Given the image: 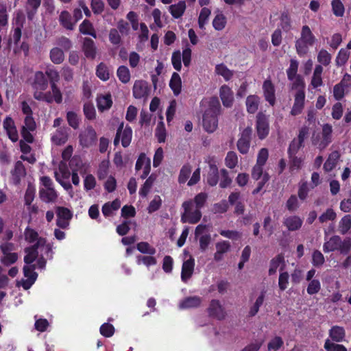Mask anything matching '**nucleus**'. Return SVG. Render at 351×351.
<instances>
[{"label":"nucleus","mask_w":351,"mask_h":351,"mask_svg":"<svg viewBox=\"0 0 351 351\" xmlns=\"http://www.w3.org/2000/svg\"><path fill=\"white\" fill-rule=\"evenodd\" d=\"M66 119L69 125L73 129H77L80 125L79 118L77 114L73 111L66 113Z\"/></svg>","instance_id":"nucleus-61"},{"label":"nucleus","mask_w":351,"mask_h":351,"mask_svg":"<svg viewBox=\"0 0 351 351\" xmlns=\"http://www.w3.org/2000/svg\"><path fill=\"white\" fill-rule=\"evenodd\" d=\"M220 173L221 179L219 182V186L221 189H226L231 184L232 180L230 177L229 173L226 169H221L220 170Z\"/></svg>","instance_id":"nucleus-56"},{"label":"nucleus","mask_w":351,"mask_h":351,"mask_svg":"<svg viewBox=\"0 0 351 351\" xmlns=\"http://www.w3.org/2000/svg\"><path fill=\"white\" fill-rule=\"evenodd\" d=\"M68 140V134L64 128H58L51 137L52 142L56 145H62Z\"/></svg>","instance_id":"nucleus-27"},{"label":"nucleus","mask_w":351,"mask_h":351,"mask_svg":"<svg viewBox=\"0 0 351 351\" xmlns=\"http://www.w3.org/2000/svg\"><path fill=\"white\" fill-rule=\"evenodd\" d=\"M155 135L159 143H164L166 139V130L165 128L164 123L160 121L158 123Z\"/></svg>","instance_id":"nucleus-60"},{"label":"nucleus","mask_w":351,"mask_h":351,"mask_svg":"<svg viewBox=\"0 0 351 351\" xmlns=\"http://www.w3.org/2000/svg\"><path fill=\"white\" fill-rule=\"evenodd\" d=\"M263 96L266 101L271 106L276 104V89L271 80L267 79L263 84Z\"/></svg>","instance_id":"nucleus-8"},{"label":"nucleus","mask_w":351,"mask_h":351,"mask_svg":"<svg viewBox=\"0 0 351 351\" xmlns=\"http://www.w3.org/2000/svg\"><path fill=\"white\" fill-rule=\"evenodd\" d=\"M32 87L34 89H40V90H45L47 88L48 80L43 72L35 73Z\"/></svg>","instance_id":"nucleus-17"},{"label":"nucleus","mask_w":351,"mask_h":351,"mask_svg":"<svg viewBox=\"0 0 351 351\" xmlns=\"http://www.w3.org/2000/svg\"><path fill=\"white\" fill-rule=\"evenodd\" d=\"M339 231L342 234H346L351 228V215H346L341 218L339 223Z\"/></svg>","instance_id":"nucleus-48"},{"label":"nucleus","mask_w":351,"mask_h":351,"mask_svg":"<svg viewBox=\"0 0 351 351\" xmlns=\"http://www.w3.org/2000/svg\"><path fill=\"white\" fill-rule=\"evenodd\" d=\"M36 265H25L23 273L27 279L22 283L18 281L16 285H32L38 277V274L34 271Z\"/></svg>","instance_id":"nucleus-13"},{"label":"nucleus","mask_w":351,"mask_h":351,"mask_svg":"<svg viewBox=\"0 0 351 351\" xmlns=\"http://www.w3.org/2000/svg\"><path fill=\"white\" fill-rule=\"evenodd\" d=\"M210 14L211 11L209 8L206 7L202 8L198 18V25L200 29H204Z\"/></svg>","instance_id":"nucleus-49"},{"label":"nucleus","mask_w":351,"mask_h":351,"mask_svg":"<svg viewBox=\"0 0 351 351\" xmlns=\"http://www.w3.org/2000/svg\"><path fill=\"white\" fill-rule=\"evenodd\" d=\"M39 196L45 203L55 202L58 198V194L54 188L40 189L39 190Z\"/></svg>","instance_id":"nucleus-21"},{"label":"nucleus","mask_w":351,"mask_h":351,"mask_svg":"<svg viewBox=\"0 0 351 351\" xmlns=\"http://www.w3.org/2000/svg\"><path fill=\"white\" fill-rule=\"evenodd\" d=\"M136 263L137 265H144L147 267H149L150 266H154L156 265L157 260L156 258L153 256V255H149V256H142L138 255L136 256Z\"/></svg>","instance_id":"nucleus-37"},{"label":"nucleus","mask_w":351,"mask_h":351,"mask_svg":"<svg viewBox=\"0 0 351 351\" xmlns=\"http://www.w3.org/2000/svg\"><path fill=\"white\" fill-rule=\"evenodd\" d=\"M339 158L340 154L338 151L332 152L324 164V170L326 172L332 171L336 167Z\"/></svg>","instance_id":"nucleus-26"},{"label":"nucleus","mask_w":351,"mask_h":351,"mask_svg":"<svg viewBox=\"0 0 351 351\" xmlns=\"http://www.w3.org/2000/svg\"><path fill=\"white\" fill-rule=\"evenodd\" d=\"M171 63L173 67L178 71L182 69V55L179 50L173 52L171 56Z\"/></svg>","instance_id":"nucleus-58"},{"label":"nucleus","mask_w":351,"mask_h":351,"mask_svg":"<svg viewBox=\"0 0 351 351\" xmlns=\"http://www.w3.org/2000/svg\"><path fill=\"white\" fill-rule=\"evenodd\" d=\"M45 75L49 79L50 86L56 84L60 80L59 73L53 66L47 67Z\"/></svg>","instance_id":"nucleus-36"},{"label":"nucleus","mask_w":351,"mask_h":351,"mask_svg":"<svg viewBox=\"0 0 351 351\" xmlns=\"http://www.w3.org/2000/svg\"><path fill=\"white\" fill-rule=\"evenodd\" d=\"M305 90H298L294 95V103L291 110L292 116H297L302 113L305 105Z\"/></svg>","instance_id":"nucleus-9"},{"label":"nucleus","mask_w":351,"mask_h":351,"mask_svg":"<svg viewBox=\"0 0 351 351\" xmlns=\"http://www.w3.org/2000/svg\"><path fill=\"white\" fill-rule=\"evenodd\" d=\"M49 58L55 64H62L64 60V51L58 47L52 48L49 52Z\"/></svg>","instance_id":"nucleus-29"},{"label":"nucleus","mask_w":351,"mask_h":351,"mask_svg":"<svg viewBox=\"0 0 351 351\" xmlns=\"http://www.w3.org/2000/svg\"><path fill=\"white\" fill-rule=\"evenodd\" d=\"M280 26L284 32H288L291 29V20L287 12H282L280 16Z\"/></svg>","instance_id":"nucleus-40"},{"label":"nucleus","mask_w":351,"mask_h":351,"mask_svg":"<svg viewBox=\"0 0 351 351\" xmlns=\"http://www.w3.org/2000/svg\"><path fill=\"white\" fill-rule=\"evenodd\" d=\"M191 166L189 164H185L180 169L178 176V182L180 184H184L189 179L191 173Z\"/></svg>","instance_id":"nucleus-47"},{"label":"nucleus","mask_w":351,"mask_h":351,"mask_svg":"<svg viewBox=\"0 0 351 351\" xmlns=\"http://www.w3.org/2000/svg\"><path fill=\"white\" fill-rule=\"evenodd\" d=\"M332 127L329 123H324L322 125V139L319 143L315 140H313V144L317 145L320 150L326 149L328 145L332 142Z\"/></svg>","instance_id":"nucleus-7"},{"label":"nucleus","mask_w":351,"mask_h":351,"mask_svg":"<svg viewBox=\"0 0 351 351\" xmlns=\"http://www.w3.org/2000/svg\"><path fill=\"white\" fill-rule=\"evenodd\" d=\"M194 266L195 261L192 257L184 261L181 271V278L184 282H186V280L191 277L194 270Z\"/></svg>","instance_id":"nucleus-18"},{"label":"nucleus","mask_w":351,"mask_h":351,"mask_svg":"<svg viewBox=\"0 0 351 351\" xmlns=\"http://www.w3.org/2000/svg\"><path fill=\"white\" fill-rule=\"evenodd\" d=\"M332 10L335 16L341 17L345 12V8L341 0H332L331 2Z\"/></svg>","instance_id":"nucleus-52"},{"label":"nucleus","mask_w":351,"mask_h":351,"mask_svg":"<svg viewBox=\"0 0 351 351\" xmlns=\"http://www.w3.org/2000/svg\"><path fill=\"white\" fill-rule=\"evenodd\" d=\"M184 213L181 215V222L195 224L198 223L202 218L201 210L195 208L194 211H191L193 206L192 200L185 201L182 203Z\"/></svg>","instance_id":"nucleus-3"},{"label":"nucleus","mask_w":351,"mask_h":351,"mask_svg":"<svg viewBox=\"0 0 351 351\" xmlns=\"http://www.w3.org/2000/svg\"><path fill=\"white\" fill-rule=\"evenodd\" d=\"M341 237L337 235L332 236L329 241L325 242L323 245V250L325 253L338 250L339 247Z\"/></svg>","instance_id":"nucleus-30"},{"label":"nucleus","mask_w":351,"mask_h":351,"mask_svg":"<svg viewBox=\"0 0 351 351\" xmlns=\"http://www.w3.org/2000/svg\"><path fill=\"white\" fill-rule=\"evenodd\" d=\"M186 8L185 1H180L178 3L171 5L169 11L174 19H179L184 14Z\"/></svg>","instance_id":"nucleus-24"},{"label":"nucleus","mask_w":351,"mask_h":351,"mask_svg":"<svg viewBox=\"0 0 351 351\" xmlns=\"http://www.w3.org/2000/svg\"><path fill=\"white\" fill-rule=\"evenodd\" d=\"M256 130L259 139H265L269 132V123L267 116L259 112L256 117Z\"/></svg>","instance_id":"nucleus-5"},{"label":"nucleus","mask_w":351,"mask_h":351,"mask_svg":"<svg viewBox=\"0 0 351 351\" xmlns=\"http://www.w3.org/2000/svg\"><path fill=\"white\" fill-rule=\"evenodd\" d=\"M315 41L316 38L311 28L307 25H303L301 29L300 36L295 42V47L298 55L300 57L306 56L309 51V47L313 46Z\"/></svg>","instance_id":"nucleus-2"},{"label":"nucleus","mask_w":351,"mask_h":351,"mask_svg":"<svg viewBox=\"0 0 351 351\" xmlns=\"http://www.w3.org/2000/svg\"><path fill=\"white\" fill-rule=\"evenodd\" d=\"M332 60L331 54L326 49H322L317 54V62L320 65L328 66Z\"/></svg>","instance_id":"nucleus-42"},{"label":"nucleus","mask_w":351,"mask_h":351,"mask_svg":"<svg viewBox=\"0 0 351 351\" xmlns=\"http://www.w3.org/2000/svg\"><path fill=\"white\" fill-rule=\"evenodd\" d=\"M201 303V299L199 297H189L182 300L179 304L180 309H186L198 306Z\"/></svg>","instance_id":"nucleus-33"},{"label":"nucleus","mask_w":351,"mask_h":351,"mask_svg":"<svg viewBox=\"0 0 351 351\" xmlns=\"http://www.w3.org/2000/svg\"><path fill=\"white\" fill-rule=\"evenodd\" d=\"M226 23V17L222 12H220L215 16L213 21V26L215 29L221 31L224 29Z\"/></svg>","instance_id":"nucleus-43"},{"label":"nucleus","mask_w":351,"mask_h":351,"mask_svg":"<svg viewBox=\"0 0 351 351\" xmlns=\"http://www.w3.org/2000/svg\"><path fill=\"white\" fill-rule=\"evenodd\" d=\"M283 223L289 231H295L302 227L303 221L298 216L293 215L285 219Z\"/></svg>","instance_id":"nucleus-22"},{"label":"nucleus","mask_w":351,"mask_h":351,"mask_svg":"<svg viewBox=\"0 0 351 351\" xmlns=\"http://www.w3.org/2000/svg\"><path fill=\"white\" fill-rule=\"evenodd\" d=\"M156 179V175H154L153 173L151 174L146 179L145 182H144V184L142 185V186L141 187V189L139 190L140 196H141L142 197H145L148 195Z\"/></svg>","instance_id":"nucleus-34"},{"label":"nucleus","mask_w":351,"mask_h":351,"mask_svg":"<svg viewBox=\"0 0 351 351\" xmlns=\"http://www.w3.org/2000/svg\"><path fill=\"white\" fill-rule=\"evenodd\" d=\"M298 62L296 60L291 59L290 60L289 67L287 70V78L289 81H293L298 74Z\"/></svg>","instance_id":"nucleus-46"},{"label":"nucleus","mask_w":351,"mask_h":351,"mask_svg":"<svg viewBox=\"0 0 351 351\" xmlns=\"http://www.w3.org/2000/svg\"><path fill=\"white\" fill-rule=\"evenodd\" d=\"M3 126L8 138L12 142H16L19 139V134L15 123L12 118L10 117H6L3 120Z\"/></svg>","instance_id":"nucleus-11"},{"label":"nucleus","mask_w":351,"mask_h":351,"mask_svg":"<svg viewBox=\"0 0 351 351\" xmlns=\"http://www.w3.org/2000/svg\"><path fill=\"white\" fill-rule=\"evenodd\" d=\"M215 72L225 79V80L228 81L232 78L233 76V73L230 71L228 67L223 64H217L215 66Z\"/></svg>","instance_id":"nucleus-50"},{"label":"nucleus","mask_w":351,"mask_h":351,"mask_svg":"<svg viewBox=\"0 0 351 351\" xmlns=\"http://www.w3.org/2000/svg\"><path fill=\"white\" fill-rule=\"evenodd\" d=\"M121 136L122 146L123 147H128L131 143L132 137V130L131 127L126 125L124 129L123 128Z\"/></svg>","instance_id":"nucleus-41"},{"label":"nucleus","mask_w":351,"mask_h":351,"mask_svg":"<svg viewBox=\"0 0 351 351\" xmlns=\"http://www.w3.org/2000/svg\"><path fill=\"white\" fill-rule=\"evenodd\" d=\"M323 72V67L320 64H317L315 67L313 75L311 79V84L313 88H317L322 86L323 81L322 73Z\"/></svg>","instance_id":"nucleus-32"},{"label":"nucleus","mask_w":351,"mask_h":351,"mask_svg":"<svg viewBox=\"0 0 351 351\" xmlns=\"http://www.w3.org/2000/svg\"><path fill=\"white\" fill-rule=\"evenodd\" d=\"M98 110L101 112L108 110L112 105V100L110 94L99 97L97 99Z\"/></svg>","instance_id":"nucleus-31"},{"label":"nucleus","mask_w":351,"mask_h":351,"mask_svg":"<svg viewBox=\"0 0 351 351\" xmlns=\"http://www.w3.org/2000/svg\"><path fill=\"white\" fill-rule=\"evenodd\" d=\"M219 169L215 162H208V170L206 176V182L210 186H215L219 182Z\"/></svg>","instance_id":"nucleus-10"},{"label":"nucleus","mask_w":351,"mask_h":351,"mask_svg":"<svg viewBox=\"0 0 351 351\" xmlns=\"http://www.w3.org/2000/svg\"><path fill=\"white\" fill-rule=\"evenodd\" d=\"M220 111L221 105L219 99L215 97L210 98L208 107L203 114L202 125L205 131L213 133L217 130Z\"/></svg>","instance_id":"nucleus-1"},{"label":"nucleus","mask_w":351,"mask_h":351,"mask_svg":"<svg viewBox=\"0 0 351 351\" xmlns=\"http://www.w3.org/2000/svg\"><path fill=\"white\" fill-rule=\"evenodd\" d=\"M261 99L256 95H250L247 97L245 106L247 112L249 114H254L258 109Z\"/></svg>","instance_id":"nucleus-20"},{"label":"nucleus","mask_w":351,"mask_h":351,"mask_svg":"<svg viewBox=\"0 0 351 351\" xmlns=\"http://www.w3.org/2000/svg\"><path fill=\"white\" fill-rule=\"evenodd\" d=\"M324 255L319 250H315L312 254V264L316 267H321L324 263Z\"/></svg>","instance_id":"nucleus-62"},{"label":"nucleus","mask_w":351,"mask_h":351,"mask_svg":"<svg viewBox=\"0 0 351 351\" xmlns=\"http://www.w3.org/2000/svg\"><path fill=\"white\" fill-rule=\"evenodd\" d=\"M208 311L209 315L213 317L218 319H221L225 317L226 313L224 309L217 300H214L211 301Z\"/></svg>","instance_id":"nucleus-15"},{"label":"nucleus","mask_w":351,"mask_h":351,"mask_svg":"<svg viewBox=\"0 0 351 351\" xmlns=\"http://www.w3.org/2000/svg\"><path fill=\"white\" fill-rule=\"evenodd\" d=\"M119 80L123 84H127L130 80V73L125 66H120L117 71Z\"/></svg>","instance_id":"nucleus-45"},{"label":"nucleus","mask_w":351,"mask_h":351,"mask_svg":"<svg viewBox=\"0 0 351 351\" xmlns=\"http://www.w3.org/2000/svg\"><path fill=\"white\" fill-rule=\"evenodd\" d=\"M351 250V239L349 237L346 238L343 241L340 239L339 247L338 250L341 254H348Z\"/></svg>","instance_id":"nucleus-64"},{"label":"nucleus","mask_w":351,"mask_h":351,"mask_svg":"<svg viewBox=\"0 0 351 351\" xmlns=\"http://www.w3.org/2000/svg\"><path fill=\"white\" fill-rule=\"evenodd\" d=\"M291 84V89L298 90H305V82L303 77L300 75L294 78Z\"/></svg>","instance_id":"nucleus-59"},{"label":"nucleus","mask_w":351,"mask_h":351,"mask_svg":"<svg viewBox=\"0 0 351 351\" xmlns=\"http://www.w3.org/2000/svg\"><path fill=\"white\" fill-rule=\"evenodd\" d=\"M42 0H27L25 11L28 19L32 20L40 6Z\"/></svg>","instance_id":"nucleus-25"},{"label":"nucleus","mask_w":351,"mask_h":351,"mask_svg":"<svg viewBox=\"0 0 351 351\" xmlns=\"http://www.w3.org/2000/svg\"><path fill=\"white\" fill-rule=\"evenodd\" d=\"M219 95L223 105L230 108L233 104V93L231 88L227 85H223L219 90Z\"/></svg>","instance_id":"nucleus-14"},{"label":"nucleus","mask_w":351,"mask_h":351,"mask_svg":"<svg viewBox=\"0 0 351 351\" xmlns=\"http://www.w3.org/2000/svg\"><path fill=\"white\" fill-rule=\"evenodd\" d=\"M350 56V52L346 49H341L337 53L335 59V63L337 66L344 65Z\"/></svg>","instance_id":"nucleus-51"},{"label":"nucleus","mask_w":351,"mask_h":351,"mask_svg":"<svg viewBox=\"0 0 351 351\" xmlns=\"http://www.w3.org/2000/svg\"><path fill=\"white\" fill-rule=\"evenodd\" d=\"M169 85L175 96L180 94L182 90V80L178 73L173 72L172 73Z\"/></svg>","instance_id":"nucleus-23"},{"label":"nucleus","mask_w":351,"mask_h":351,"mask_svg":"<svg viewBox=\"0 0 351 351\" xmlns=\"http://www.w3.org/2000/svg\"><path fill=\"white\" fill-rule=\"evenodd\" d=\"M96 75L102 81H107L110 78L109 70L107 65L100 62L96 69Z\"/></svg>","instance_id":"nucleus-38"},{"label":"nucleus","mask_w":351,"mask_h":351,"mask_svg":"<svg viewBox=\"0 0 351 351\" xmlns=\"http://www.w3.org/2000/svg\"><path fill=\"white\" fill-rule=\"evenodd\" d=\"M97 136L96 131L91 125L87 126L79 134V143L83 148H88L96 144Z\"/></svg>","instance_id":"nucleus-4"},{"label":"nucleus","mask_w":351,"mask_h":351,"mask_svg":"<svg viewBox=\"0 0 351 351\" xmlns=\"http://www.w3.org/2000/svg\"><path fill=\"white\" fill-rule=\"evenodd\" d=\"M337 217L336 213L332 208L326 209V212L322 214L319 217V221L320 223H324L328 221H334Z\"/></svg>","instance_id":"nucleus-63"},{"label":"nucleus","mask_w":351,"mask_h":351,"mask_svg":"<svg viewBox=\"0 0 351 351\" xmlns=\"http://www.w3.org/2000/svg\"><path fill=\"white\" fill-rule=\"evenodd\" d=\"M226 166L230 169L234 168L238 164V157L237 154L233 151L227 153L225 158Z\"/></svg>","instance_id":"nucleus-53"},{"label":"nucleus","mask_w":351,"mask_h":351,"mask_svg":"<svg viewBox=\"0 0 351 351\" xmlns=\"http://www.w3.org/2000/svg\"><path fill=\"white\" fill-rule=\"evenodd\" d=\"M149 91V88L147 82L144 80L135 81L132 89V93L134 98L142 99L148 95Z\"/></svg>","instance_id":"nucleus-12"},{"label":"nucleus","mask_w":351,"mask_h":351,"mask_svg":"<svg viewBox=\"0 0 351 351\" xmlns=\"http://www.w3.org/2000/svg\"><path fill=\"white\" fill-rule=\"evenodd\" d=\"M84 114L88 120H93L96 117V111L93 104L86 102L83 107Z\"/></svg>","instance_id":"nucleus-55"},{"label":"nucleus","mask_w":351,"mask_h":351,"mask_svg":"<svg viewBox=\"0 0 351 351\" xmlns=\"http://www.w3.org/2000/svg\"><path fill=\"white\" fill-rule=\"evenodd\" d=\"M59 23L67 30H73L75 25L71 14L66 10L62 11L59 15Z\"/></svg>","instance_id":"nucleus-19"},{"label":"nucleus","mask_w":351,"mask_h":351,"mask_svg":"<svg viewBox=\"0 0 351 351\" xmlns=\"http://www.w3.org/2000/svg\"><path fill=\"white\" fill-rule=\"evenodd\" d=\"M136 249L142 254L154 255L156 252L155 247L146 241H141L137 243Z\"/></svg>","instance_id":"nucleus-44"},{"label":"nucleus","mask_w":351,"mask_h":351,"mask_svg":"<svg viewBox=\"0 0 351 351\" xmlns=\"http://www.w3.org/2000/svg\"><path fill=\"white\" fill-rule=\"evenodd\" d=\"M82 50L87 58L94 59L96 56V46L93 39L86 37L84 38Z\"/></svg>","instance_id":"nucleus-16"},{"label":"nucleus","mask_w":351,"mask_h":351,"mask_svg":"<svg viewBox=\"0 0 351 351\" xmlns=\"http://www.w3.org/2000/svg\"><path fill=\"white\" fill-rule=\"evenodd\" d=\"M330 337L337 342L342 341L345 337V330L343 328L335 326L330 330Z\"/></svg>","instance_id":"nucleus-35"},{"label":"nucleus","mask_w":351,"mask_h":351,"mask_svg":"<svg viewBox=\"0 0 351 351\" xmlns=\"http://www.w3.org/2000/svg\"><path fill=\"white\" fill-rule=\"evenodd\" d=\"M79 31L84 35H89L94 38H97V33L93 23L88 19H85L79 26Z\"/></svg>","instance_id":"nucleus-28"},{"label":"nucleus","mask_w":351,"mask_h":351,"mask_svg":"<svg viewBox=\"0 0 351 351\" xmlns=\"http://www.w3.org/2000/svg\"><path fill=\"white\" fill-rule=\"evenodd\" d=\"M284 261H285V258L282 254H278L276 257L272 258L270 261V263H269V274L271 276V275L276 274L280 265L283 263Z\"/></svg>","instance_id":"nucleus-39"},{"label":"nucleus","mask_w":351,"mask_h":351,"mask_svg":"<svg viewBox=\"0 0 351 351\" xmlns=\"http://www.w3.org/2000/svg\"><path fill=\"white\" fill-rule=\"evenodd\" d=\"M252 129L250 127L245 128L239 138L237 146L239 152L242 154H246L250 149L252 138Z\"/></svg>","instance_id":"nucleus-6"},{"label":"nucleus","mask_w":351,"mask_h":351,"mask_svg":"<svg viewBox=\"0 0 351 351\" xmlns=\"http://www.w3.org/2000/svg\"><path fill=\"white\" fill-rule=\"evenodd\" d=\"M57 217L66 220H71L73 217L72 212L67 208L63 206H58L56 208Z\"/></svg>","instance_id":"nucleus-57"},{"label":"nucleus","mask_w":351,"mask_h":351,"mask_svg":"<svg viewBox=\"0 0 351 351\" xmlns=\"http://www.w3.org/2000/svg\"><path fill=\"white\" fill-rule=\"evenodd\" d=\"M289 170L293 172L295 170H299L302 168L303 159L302 158L296 156V155H292L289 156Z\"/></svg>","instance_id":"nucleus-54"}]
</instances>
